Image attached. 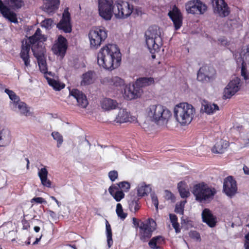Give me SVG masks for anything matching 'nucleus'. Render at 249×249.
<instances>
[{"label": "nucleus", "instance_id": "f257e3e1", "mask_svg": "<svg viewBox=\"0 0 249 249\" xmlns=\"http://www.w3.org/2000/svg\"><path fill=\"white\" fill-rule=\"evenodd\" d=\"M47 38L41 34V30L37 28L35 33L29 37V41H26L25 43L22 42L21 49L19 53L20 57L24 61L26 67H30V59L29 52L31 48L34 56L37 60L39 70L43 73L48 72L46 60L44 57V48L41 42L45 41Z\"/></svg>", "mask_w": 249, "mask_h": 249}, {"label": "nucleus", "instance_id": "f03ea898", "mask_svg": "<svg viewBox=\"0 0 249 249\" xmlns=\"http://www.w3.org/2000/svg\"><path fill=\"white\" fill-rule=\"evenodd\" d=\"M146 114L150 121L160 126L166 125L172 116L169 109L158 104L149 106L146 109Z\"/></svg>", "mask_w": 249, "mask_h": 249}, {"label": "nucleus", "instance_id": "7ed1b4c3", "mask_svg": "<svg viewBox=\"0 0 249 249\" xmlns=\"http://www.w3.org/2000/svg\"><path fill=\"white\" fill-rule=\"evenodd\" d=\"M196 114L195 107L187 103H181L175 107L174 114L177 121L181 125L189 124Z\"/></svg>", "mask_w": 249, "mask_h": 249}, {"label": "nucleus", "instance_id": "20e7f679", "mask_svg": "<svg viewBox=\"0 0 249 249\" xmlns=\"http://www.w3.org/2000/svg\"><path fill=\"white\" fill-rule=\"evenodd\" d=\"M162 31L157 26L150 27L145 33L146 44L152 54L159 51L162 44Z\"/></svg>", "mask_w": 249, "mask_h": 249}, {"label": "nucleus", "instance_id": "39448f33", "mask_svg": "<svg viewBox=\"0 0 249 249\" xmlns=\"http://www.w3.org/2000/svg\"><path fill=\"white\" fill-rule=\"evenodd\" d=\"M134 10L132 4L123 0H110V15L112 14L119 19L129 17Z\"/></svg>", "mask_w": 249, "mask_h": 249}, {"label": "nucleus", "instance_id": "423d86ee", "mask_svg": "<svg viewBox=\"0 0 249 249\" xmlns=\"http://www.w3.org/2000/svg\"><path fill=\"white\" fill-rule=\"evenodd\" d=\"M9 6L5 5L1 0H0V13L3 17L11 22L17 23L18 22L17 14L11 11L10 8L14 10H19L25 5L24 0H4Z\"/></svg>", "mask_w": 249, "mask_h": 249}, {"label": "nucleus", "instance_id": "0eeeda50", "mask_svg": "<svg viewBox=\"0 0 249 249\" xmlns=\"http://www.w3.org/2000/svg\"><path fill=\"white\" fill-rule=\"evenodd\" d=\"M193 193L196 200L199 202H210L216 193L215 189L209 186L204 182H201L194 186Z\"/></svg>", "mask_w": 249, "mask_h": 249}, {"label": "nucleus", "instance_id": "6e6552de", "mask_svg": "<svg viewBox=\"0 0 249 249\" xmlns=\"http://www.w3.org/2000/svg\"><path fill=\"white\" fill-rule=\"evenodd\" d=\"M107 32L104 28L94 27L89 33L90 46L92 48L97 49L107 37Z\"/></svg>", "mask_w": 249, "mask_h": 249}, {"label": "nucleus", "instance_id": "1a4fd4ad", "mask_svg": "<svg viewBox=\"0 0 249 249\" xmlns=\"http://www.w3.org/2000/svg\"><path fill=\"white\" fill-rule=\"evenodd\" d=\"M156 222L151 218L141 222L139 226L140 239L143 242L149 239L151 237L152 232L156 230Z\"/></svg>", "mask_w": 249, "mask_h": 249}, {"label": "nucleus", "instance_id": "9d476101", "mask_svg": "<svg viewBox=\"0 0 249 249\" xmlns=\"http://www.w3.org/2000/svg\"><path fill=\"white\" fill-rule=\"evenodd\" d=\"M235 59L237 63L242 65L241 70V76L245 80L249 79V74L245 69L244 65L249 64V45L242 49L241 51L238 53L234 54Z\"/></svg>", "mask_w": 249, "mask_h": 249}, {"label": "nucleus", "instance_id": "9b49d317", "mask_svg": "<svg viewBox=\"0 0 249 249\" xmlns=\"http://www.w3.org/2000/svg\"><path fill=\"white\" fill-rule=\"evenodd\" d=\"M207 9L206 5L200 0H191L188 1L185 4V9L189 14H203Z\"/></svg>", "mask_w": 249, "mask_h": 249}, {"label": "nucleus", "instance_id": "f8f14e48", "mask_svg": "<svg viewBox=\"0 0 249 249\" xmlns=\"http://www.w3.org/2000/svg\"><path fill=\"white\" fill-rule=\"evenodd\" d=\"M241 86L240 79L238 77L233 78L224 88L223 93V98L230 99L240 90Z\"/></svg>", "mask_w": 249, "mask_h": 249}, {"label": "nucleus", "instance_id": "ddd939ff", "mask_svg": "<svg viewBox=\"0 0 249 249\" xmlns=\"http://www.w3.org/2000/svg\"><path fill=\"white\" fill-rule=\"evenodd\" d=\"M124 89V97L128 100H131L140 97L143 92L142 89L138 87L135 83L132 84L129 83L126 85Z\"/></svg>", "mask_w": 249, "mask_h": 249}, {"label": "nucleus", "instance_id": "4468645a", "mask_svg": "<svg viewBox=\"0 0 249 249\" xmlns=\"http://www.w3.org/2000/svg\"><path fill=\"white\" fill-rule=\"evenodd\" d=\"M215 71L207 66L201 67L198 71L197 80L202 82H212L215 78Z\"/></svg>", "mask_w": 249, "mask_h": 249}, {"label": "nucleus", "instance_id": "2eb2a0df", "mask_svg": "<svg viewBox=\"0 0 249 249\" xmlns=\"http://www.w3.org/2000/svg\"><path fill=\"white\" fill-rule=\"evenodd\" d=\"M212 4L214 14L222 18L229 15L230 8L224 0H212Z\"/></svg>", "mask_w": 249, "mask_h": 249}, {"label": "nucleus", "instance_id": "dca6fc26", "mask_svg": "<svg viewBox=\"0 0 249 249\" xmlns=\"http://www.w3.org/2000/svg\"><path fill=\"white\" fill-rule=\"evenodd\" d=\"M71 20V14L69 12V8H66L64 9L62 18L57 24L56 27L59 30H62L64 33H70L72 30Z\"/></svg>", "mask_w": 249, "mask_h": 249}, {"label": "nucleus", "instance_id": "f3484780", "mask_svg": "<svg viewBox=\"0 0 249 249\" xmlns=\"http://www.w3.org/2000/svg\"><path fill=\"white\" fill-rule=\"evenodd\" d=\"M110 57L111 59L110 70L118 68L121 63L122 54L117 45L110 44Z\"/></svg>", "mask_w": 249, "mask_h": 249}, {"label": "nucleus", "instance_id": "a211bd4d", "mask_svg": "<svg viewBox=\"0 0 249 249\" xmlns=\"http://www.w3.org/2000/svg\"><path fill=\"white\" fill-rule=\"evenodd\" d=\"M68 48V42L65 37L61 35L58 36L56 42L52 47L54 54L63 57L65 55Z\"/></svg>", "mask_w": 249, "mask_h": 249}, {"label": "nucleus", "instance_id": "6ab92c4d", "mask_svg": "<svg viewBox=\"0 0 249 249\" xmlns=\"http://www.w3.org/2000/svg\"><path fill=\"white\" fill-rule=\"evenodd\" d=\"M113 121L119 124L127 122L134 123L136 122L137 118L135 116H132L130 112L126 109L120 108Z\"/></svg>", "mask_w": 249, "mask_h": 249}, {"label": "nucleus", "instance_id": "aec40b11", "mask_svg": "<svg viewBox=\"0 0 249 249\" xmlns=\"http://www.w3.org/2000/svg\"><path fill=\"white\" fill-rule=\"evenodd\" d=\"M223 190L227 196L231 197L237 192V187L236 181L231 176L226 178L224 181Z\"/></svg>", "mask_w": 249, "mask_h": 249}, {"label": "nucleus", "instance_id": "412c9836", "mask_svg": "<svg viewBox=\"0 0 249 249\" xmlns=\"http://www.w3.org/2000/svg\"><path fill=\"white\" fill-rule=\"evenodd\" d=\"M173 22L176 30H178L182 25L183 17L180 10L176 6H174L168 14Z\"/></svg>", "mask_w": 249, "mask_h": 249}, {"label": "nucleus", "instance_id": "4be33fe9", "mask_svg": "<svg viewBox=\"0 0 249 249\" xmlns=\"http://www.w3.org/2000/svg\"><path fill=\"white\" fill-rule=\"evenodd\" d=\"M70 95L77 101V106L82 108H86L88 105V101L86 95L77 89H72L70 91Z\"/></svg>", "mask_w": 249, "mask_h": 249}, {"label": "nucleus", "instance_id": "5701e85b", "mask_svg": "<svg viewBox=\"0 0 249 249\" xmlns=\"http://www.w3.org/2000/svg\"><path fill=\"white\" fill-rule=\"evenodd\" d=\"M109 54V44H107L104 47L102 48L98 54L97 63L100 67H102L105 70H109V67L106 63L107 60L106 58V55Z\"/></svg>", "mask_w": 249, "mask_h": 249}, {"label": "nucleus", "instance_id": "b1692460", "mask_svg": "<svg viewBox=\"0 0 249 249\" xmlns=\"http://www.w3.org/2000/svg\"><path fill=\"white\" fill-rule=\"evenodd\" d=\"M202 218L203 221L211 228L215 227L217 223L216 217L213 214L212 212L208 209H205L203 211Z\"/></svg>", "mask_w": 249, "mask_h": 249}, {"label": "nucleus", "instance_id": "393cba45", "mask_svg": "<svg viewBox=\"0 0 249 249\" xmlns=\"http://www.w3.org/2000/svg\"><path fill=\"white\" fill-rule=\"evenodd\" d=\"M124 85V81L119 77L115 76L110 80V90H113L116 94L122 92V87Z\"/></svg>", "mask_w": 249, "mask_h": 249}, {"label": "nucleus", "instance_id": "a878e982", "mask_svg": "<svg viewBox=\"0 0 249 249\" xmlns=\"http://www.w3.org/2000/svg\"><path fill=\"white\" fill-rule=\"evenodd\" d=\"M99 13L106 20H109V0H98Z\"/></svg>", "mask_w": 249, "mask_h": 249}, {"label": "nucleus", "instance_id": "bb28decb", "mask_svg": "<svg viewBox=\"0 0 249 249\" xmlns=\"http://www.w3.org/2000/svg\"><path fill=\"white\" fill-rule=\"evenodd\" d=\"M48 172L45 167L41 168L38 172V176L40 179L41 184L45 187L51 188L52 182L48 179Z\"/></svg>", "mask_w": 249, "mask_h": 249}, {"label": "nucleus", "instance_id": "cd10ccee", "mask_svg": "<svg viewBox=\"0 0 249 249\" xmlns=\"http://www.w3.org/2000/svg\"><path fill=\"white\" fill-rule=\"evenodd\" d=\"M229 142L224 140H219L216 142L214 146L212 149V151L214 153H223L229 146Z\"/></svg>", "mask_w": 249, "mask_h": 249}, {"label": "nucleus", "instance_id": "c85d7f7f", "mask_svg": "<svg viewBox=\"0 0 249 249\" xmlns=\"http://www.w3.org/2000/svg\"><path fill=\"white\" fill-rule=\"evenodd\" d=\"M95 73L94 71H89L83 73L82 75V80L80 82L81 86H87L92 84L94 81Z\"/></svg>", "mask_w": 249, "mask_h": 249}, {"label": "nucleus", "instance_id": "c756f323", "mask_svg": "<svg viewBox=\"0 0 249 249\" xmlns=\"http://www.w3.org/2000/svg\"><path fill=\"white\" fill-rule=\"evenodd\" d=\"M60 4L59 0H47L44 4L45 11L50 14L54 12Z\"/></svg>", "mask_w": 249, "mask_h": 249}, {"label": "nucleus", "instance_id": "7c9ffc66", "mask_svg": "<svg viewBox=\"0 0 249 249\" xmlns=\"http://www.w3.org/2000/svg\"><path fill=\"white\" fill-rule=\"evenodd\" d=\"M110 194L113 196L116 201H120L124 198V194L122 190L118 188V186L112 185L110 186Z\"/></svg>", "mask_w": 249, "mask_h": 249}, {"label": "nucleus", "instance_id": "2f4dec72", "mask_svg": "<svg viewBox=\"0 0 249 249\" xmlns=\"http://www.w3.org/2000/svg\"><path fill=\"white\" fill-rule=\"evenodd\" d=\"M135 84L140 89L150 86L154 83V79L152 77H141L135 82Z\"/></svg>", "mask_w": 249, "mask_h": 249}, {"label": "nucleus", "instance_id": "473e14b6", "mask_svg": "<svg viewBox=\"0 0 249 249\" xmlns=\"http://www.w3.org/2000/svg\"><path fill=\"white\" fill-rule=\"evenodd\" d=\"M202 109L207 114L211 115L219 110V108L216 104L214 103L204 102L202 105Z\"/></svg>", "mask_w": 249, "mask_h": 249}, {"label": "nucleus", "instance_id": "72a5a7b5", "mask_svg": "<svg viewBox=\"0 0 249 249\" xmlns=\"http://www.w3.org/2000/svg\"><path fill=\"white\" fill-rule=\"evenodd\" d=\"M178 188L182 198H187L190 196L189 187L185 182H179L178 184Z\"/></svg>", "mask_w": 249, "mask_h": 249}, {"label": "nucleus", "instance_id": "f704fd0d", "mask_svg": "<svg viewBox=\"0 0 249 249\" xmlns=\"http://www.w3.org/2000/svg\"><path fill=\"white\" fill-rule=\"evenodd\" d=\"M151 191L149 185H146L144 183L140 184L137 187V195L139 196H144L149 194Z\"/></svg>", "mask_w": 249, "mask_h": 249}, {"label": "nucleus", "instance_id": "c9c22d12", "mask_svg": "<svg viewBox=\"0 0 249 249\" xmlns=\"http://www.w3.org/2000/svg\"><path fill=\"white\" fill-rule=\"evenodd\" d=\"M11 141L10 132L2 130L0 131V143L1 147L8 144Z\"/></svg>", "mask_w": 249, "mask_h": 249}, {"label": "nucleus", "instance_id": "e433bc0d", "mask_svg": "<svg viewBox=\"0 0 249 249\" xmlns=\"http://www.w3.org/2000/svg\"><path fill=\"white\" fill-rule=\"evenodd\" d=\"M163 241V238L160 236H158L152 238L148 244L151 249H160L159 245H160Z\"/></svg>", "mask_w": 249, "mask_h": 249}, {"label": "nucleus", "instance_id": "4c0bfd02", "mask_svg": "<svg viewBox=\"0 0 249 249\" xmlns=\"http://www.w3.org/2000/svg\"><path fill=\"white\" fill-rule=\"evenodd\" d=\"M49 85L52 86L56 90H60L65 87V85L61 84L59 82L51 78H46Z\"/></svg>", "mask_w": 249, "mask_h": 249}, {"label": "nucleus", "instance_id": "58836bf2", "mask_svg": "<svg viewBox=\"0 0 249 249\" xmlns=\"http://www.w3.org/2000/svg\"><path fill=\"white\" fill-rule=\"evenodd\" d=\"M128 203L129 209L132 213H136L139 210L140 207L138 203V199L136 198L129 200Z\"/></svg>", "mask_w": 249, "mask_h": 249}, {"label": "nucleus", "instance_id": "ea45409f", "mask_svg": "<svg viewBox=\"0 0 249 249\" xmlns=\"http://www.w3.org/2000/svg\"><path fill=\"white\" fill-rule=\"evenodd\" d=\"M5 92L8 95L9 98L14 102L16 106L20 102L19 97L13 91L6 89Z\"/></svg>", "mask_w": 249, "mask_h": 249}, {"label": "nucleus", "instance_id": "a19ab883", "mask_svg": "<svg viewBox=\"0 0 249 249\" xmlns=\"http://www.w3.org/2000/svg\"><path fill=\"white\" fill-rule=\"evenodd\" d=\"M239 142L241 143L240 145L241 148L247 147L249 145V131L241 135Z\"/></svg>", "mask_w": 249, "mask_h": 249}, {"label": "nucleus", "instance_id": "79ce46f5", "mask_svg": "<svg viewBox=\"0 0 249 249\" xmlns=\"http://www.w3.org/2000/svg\"><path fill=\"white\" fill-rule=\"evenodd\" d=\"M20 110V113L25 116L28 115L30 113L29 108L27 107L26 103L23 102H19L17 106Z\"/></svg>", "mask_w": 249, "mask_h": 249}, {"label": "nucleus", "instance_id": "37998d69", "mask_svg": "<svg viewBox=\"0 0 249 249\" xmlns=\"http://www.w3.org/2000/svg\"><path fill=\"white\" fill-rule=\"evenodd\" d=\"M169 217L172 223V226L175 229L176 231L178 232L179 230V225L178 222V218L175 214H170Z\"/></svg>", "mask_w": 249, "mask_h": 249}, {"label": "nucleus", "instance_id": "c03bdc74", "mask_svg": "<svg viewBox=\"0 0 249 249\" xmlns=\"http://www.w3.org/2000/svg\"><path fill=\"white\" fill-rule=\"evenodd\" d=\"M52 136L57 141V146L59 147L63 142L62 136L58 132H52Z\"/></svg>", "mask_w": 249, "mask_h": 249}, {"label": "nucleus", "instance_id": "a18cd8bd", "mask_svg": "<svg viewBox=\"0 0 249 249\" xmlns=\"http://www.w3.org/2000/svg\"><path fill=\"white\" fill-rule=\"evenodd\" d=\"M186 203V201L183 200L180 201L179 203H177L175 210V212L180 214H183L184 206Z\"/></svg>", "mask_w": 249, "mask_h": 249}, {"label": "nucleus", "instance_id": "49530a36", "mask_svg": "<svg viewBox=\"0 0 249 249\" xmlns=\"http://www.w3.org/2000/svg\"><path fill=\"white\" fill-rule=\"evenodd\" d=\"M115 185L118 186V188L120 190L121 189L124 192L128 191L130 188V183L125 181L120 182L119 183L116 184Z\"/></svg>", "mask_w": 249, "mask_h": 249}, {"label": "nucleus", "instance_id": "de8ad7c7", "mask_svg": "<svg viewBox=\"0 0 249 249\" xmlns=\"http://www.w3.org/2000/svg\"><path fill=\"white\" fill-rule=\"evenodd\" d=\"M116 211L118 216L122 219H125L127 216L126 213L123 212L122 206L120 203L117 204Z\"/></svg>", "mask_w": 249, "mask_h": 249}, {"label": "nucleus", "instance_id": "09e8293b", "mask_svg": "<svg viewBox=\"0 0 249 249\" xmlns=\"http://www.w3.org/2000/svg\"><path fill=\"white\" fill-rule=\"evenodd\" d=\"M53 25V20L51 18H46L41 22V26L47 29L52 28Z\"/></svg>", "mask_w": 249, "mask_h": 249}, {"label": "nucleus", "instance_id": "8fccbe9b", "mask_svg": "<svg viewBox=\"0 0 249 249\" xmlns=\"http://www.w3.org/2000/svg\"><path fill=\"white\" fill-rule=\"evenodd\" d=\"M101 107L103 109L106 110H109V99L105 98L104 99L101 103Z\"/></svg>", "mask_w": 249, "mask_h": 249}, {"label": "nucleus", "instance_id": "3c124183", "mask_svg": "<svg viewBox=\"0 0 249 249\" xmlns=\"http://www.w3.org/2000/svg\"><path fill=\"white\" fill-rule=\"evenodd\" d=\"M35 202L38 204L46 203V201L41 197H35L31 200V203Z\"/></svg>", "mask_w": 249, "mask_h": 249}, {"label": "nucleus", "instance_id": "603ef678", "mask_svg": "<svg viewBox=\"0 0 249 249\" xmlns=\"http://www.w3.org/2000/svg\"><path fill=\"white\" fill-rule=\"evenodd\" d=\"M117 108L120 109L118 103L115 100L110 99V111Z\"/></svg>", "mask_w": 249, "mask_h": 249}, {"label": "nucleus", "instance_id": "864d4df0", "mask_svg": "<svg viewBox=\"0 0 249 249\" xmlns=\"http://www.w3.org/2000/svg\"><path fill=\"white\" fill-rule=\"evenodd\" d=\"M118 178V172L115 170L110 171V180L112 181H115Z\"/></svg>", "mask_w": 249, "mask_h": 249}, {"label": "nucleus", "instance_id": "5fc2aeb1", "mask_svg": "<svg viewBox=\"0 0 249 249\" xmlns=\"http://www.w3.org/2000/svg\"><path fill=\"white\" fill-rule=\"evenodd\" d=\"M151 199L153 204L155 206L156 208L158 209L159 202L157 196L154 194H152L151 195Z\"/></svg>", "mask_w": 249, "mask_h": 249}, {"label": "nucleus", "instance_id": "6e6d98bb", "mask_svg": "<svg viewBox=\"0 0 249 249\" xmlns=\"http://www.w3.org/2000/svg\"><path fill=\"white\" fill-rule=\"evenodd\" d=\"M106 235H107V245L109 246V222L106 220Z\"/></svg>", "mask_w": 249, "mask_h": 249}, {"label": "nucleus", "instance_id": "4d7b16f0", "mask_svg": "<svg viewBox=\"0 0 249 249\" xmlns=\"http://www.w3.org/2000/svg\"><path fill=\"white\" fill-rule=\"evenodd\" d=\"M190 235L196 238V240H199L200 239V236L199 234L196 231H191L190 233Z\"/></svg>", "mask_w": 249, "mask_h": 249}, {"label": "nucleus", "instance_id": "13d9d810", "mask_svg": "<svg viewBox=\"0 0 249 249\" xmlns=\"http://www.w3.org/2000/svg\"><path fill=\"white\" fill-rule=\"evenodd\" d=\"M245 247L246 249H249V233L245 236Z\"/></svg>", "mask_w": 249, "mask_h": 249}, {"label": "nucleus", "instance_id": "bf43d9fd", "mask_svg": "<svg viewBox=\"0 0 249 249\" xmlns=\"http://www.w3.org/2000/svg\"><path fill=\"white\" fill-rule=\"evenodd\" d=\"M23 229L24 230H28L30 228L29 223L27 220L22 221Z\"/></svg>", "mask_w": 249, "mask_h": 249}, {"label": "nucleus", "instance_id": "052dcab7", "mask_svg": "<svg viewBox=\"0 0 249 249\" xmlns=\"http://www.w3.org/2000/svg\"><path fill=\"white\" fill-rule=\"evenodd\" d=\"M143 129H144L145 131H147L150 130V127L148 126L147 123L144 122L142 125Z\"/></svg>", "mask_w": 249, "mask_h": 249}, {"label": "nucleus", "instance_id": "680f3d73", "mask_svg": "<svg viewBox=\"0 0 249 249\" xmlns=\"http://www.w3.org/2000/svg\"><path fill=\"white\" fill-rule=\"evenodd\" d=\"M51 198L56 202L58 207L60 206L61 203L54 196H52Z\"/></svg>", "mask_w": 249, "mask_h": 249}, {"label": "nucleus", "instance_id": "e2e57ef3", "mask_svg": "<svg viewBox=\"0 0 249 249\" xmlns=\"http://www.w3.org/2000/svg\"><path fill=\"white\" fill-rule=\"evenodd\" d=\"M243 171L245 174L249 175V168L246 166L243 167Z\"/></svg>", "mask_w": 249, "mask_h": 249}, {"label": "nucleus", "instance_id": "0e129e2a", "mask_svg": "<svg viewBox=\"0 0 249 249\" xmlns=\"http://www.w3.org/2000/svg\"><path fill=\"white\" fill-rule=\"evenodd\" d=\"M165 194L167 196H168V198H172V196H173V194L169 192V191L166 190L165 191Z\"/></svg>", "mask_w": 249, "mask_h": 249}, {"label": "nucleus", "instance_id": "69168bd1", "mask_svg": "<svg viewBox=\"0 0 249 249\" xmlns=\"http://www.w3.org/2000/svg\"><path fill=\"white\" fill-rule=\"evenodd\" d=\"M219 40L221 41V43L222 45H227V42L226 40H225L224 38H221Z\"/></svg>", "mask_w": 249, "mask_h": 249}, {"label": "nucleus", "instance_id": "338daca9", "mask_svg": "<svg viewBox=\"0 0 249 249\" xmlns=\"http://www.w3.org/2000/svg\"><path fill=\"white\" fill-rule=\"evenodd\" d=\"M41 237H42V235L40 236V237H39V238H36V241L33 243V245L37 244L39 242V241L40 240Z\"/></svg>", "mask_w": 249, "mask_h": 249}, {"label": "nucleus", "instance_id": "774afa93", "mask_svg": "<svg viewBox=\"0 0 249 249\" xmlns=\"http://www.w3.org/2000/svg\"><path fill=\"white\" fill-rule=\"evenodd\" d=\"M136 11L137 12V14L139 15H142V11L141 8H137L136 9Z\"/></svg>", "mask_w": 249, "mask_h": 249}]
</instances>
